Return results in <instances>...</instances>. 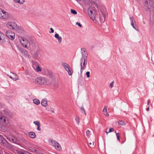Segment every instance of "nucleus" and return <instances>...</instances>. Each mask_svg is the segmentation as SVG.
<instances>
[{
    "label": "nucleus",
    "instance_id": "1",
    "mask_svg": "<svg viewBox=\"0 0 154 154\" xmlns=\"http://www.w3.org/2000/svg\"><path fill=\"white\" fill-rule=\"evenodd\" d=\"M81 49L82 51L81 53L82 57L80 60L81 76H82V72L86 66L87 58V54L86 51V49L84 48H82Z\"/></svg>",
    "mask_w": 154,
    "mask_h": 154
},
{
    "label": "nucleus",
    "instance_id": "2",
    "mask_svg": "<svg viewBox=\"0 0 154 154\" xmlns=\"http://www.w3.org/2000/svg\"><path fill=\"white\" fill-rule=\"evenodd\" d=\"M35 80L37 83L40 85H46L49 83L48 80L43 77H37L35 79Z\"/></svg>",
    "mask_w": 154,
    "mask_h": 154
},
{
    "label": "nucleus",
    "instance_id": "3",
    "mask_svg": "<svg viewBox=\"0 0 154 154\" xmlns=\"http://www.w3.org/2000/svg\"><path fill=\"white\" fill-rule=\"evenodd\" d=\"M153 3L151 0H146L144 3L145 8L148 11H150L153 9Z\"/></svg>",
    "mask_w": 154,
    "mask_h": 154
},
{
    "label": "nucleus",
    "instance_id": "4",
    "mask_svg": "<svg viewBox=\"0 0 154 154\" xmlns=\"http://www.w3.org/2000/svg\"><path fill=\"white\" fill-rule=\"evenodd\" d=\"M8 17V14L7 12L0 8V19H7Z\"/></svg>",
    "mask_w": 154,
    "mask_h": 154
},
{
    "label": "nucleus",
    "instance_id": "5",
    "mask_svg": "<svg viewBox=\"0 0 154 154\" xmlns=\"http://www.w3.org/2000/svg\"><path fill=\"white\" fill-rule=\"evenodd\" d=\"M20 42L22 45L26 48H28V46L30 42L26 38L22 37L20 40Z\"/></svg>",
    "mask_w": 154,
    "mask_h": 154
},
{
    "label": "nucleus",
    "instance_id": "6",
    "mask_svg": "<svg viewBox=\"0 0 154 154\" xmlns=\"http://www.w3.org/2000/svg\"><path fill=\"white\" fill-rule=\"evenodd\" d=\"M7 26L10 29L15 30L17 29V25L14 22H9L6 24Z\"/></svg>",
    "mask_w": 154,
    "mask_h": 154
},
{
    "label": "nucleus",
    "instance_id": "7",
    "mask_svg": "<svg viewBox=\"0 0 154 154\" xmlns=\"http://www.w3.org/2000/svg\"><path fill=\"white\" fill-rule=\"evenodd\" d=\"M6 34L7 36L11 40H13L15 37V35L14 33L9 30L7 31L6 32Z\"/></svg>",
    "mask_w": 154,
    "mask_h": 154
},
{
    "label": "nucleus",
    "instance_id": "8",
    "mask_svg": "<svg viewBox=\"0 0 154 154\" xmlns=\"http://www.w3.org/2000/svg\"><path fill=\"white\" fill-rule=\"evenodd\" d=\"M52 145L53 146L58 150H60L61 149V147L60 144L54 140H52L51 141Z\"/></svg>",
    "mask_w": 154,
    "mask_h": 154
},
{
    "label": "nucleus",
    "instance_id": "9",
    "mask_svg": "<svg viewBox=\"0 0 154 154\" xmlns=\"http://www.w3.org/2000/svg\"><path fill=\"white\" fill-rule=\"evenodd\" d=\"M27 49L31 51H32L35 49V45L33 42H31L29 43Z\"/></svg>",
    "mask_w": 154,
    "mask_h": 154
},
{
    "label": "nucleus",
    "instance_id": "10",
    "mask_svg": "<svg viewBox=\"0 0 154 154\" xmlns=\"http://www.w3.org/2000/svg\"><path fill=\"white\" fill-rule=\"evenodd\" d=\"M0 144L3 146H7V140L1 135H0Z\"/></svg>",
    "mask_w": 154,
    "mask_h": 154
},
{
    "label": "nucleus",
    "instance_id": "11",
    "mask_svg": "<svg viewBox=\"0 0 154 154\" xmlns=\"http://www.w3.org/2000/svg\"><path fill=\"white\" fill-rule=\"evenodd\" d=\"M32 67L34 69L38 72L42 71V69L37 64H34L32 65Z\"/></svg>",
    "mask_w": 154,
    "mask_h": 154
},
{
    "label": "nucleus",
    "instance_id": "12",
    "mask_svg": "<svg viewBox=\"0 0 154 154\" xmlns=\"http://www.w3.org/2000/svg\"><path fill=\"white\" fill-rule=\"evenodd\" d=\"M11 73L13 74V76L15 77H13L12 76L8 74H7V75L8 77H9L10 78L14 81H16L18 79V76L15 73L13 72H11Z\"/></svg>",
    "mask_w": 154,
    "mask_h": 154
},
{
    "label": "nucleus",
    "instance_id": "13",
    "mask_svg": "<svg viewBox=\"0 0 154 154\" xmlns=\"http://www.w3.org/2000/svg\"><path fill=\"white\" fill-rule=\"evenodd\" d=\"M15 31L17 32L22 34H24L25 33L24 30L23 28L22 27H17V29H16Z\"/></svg>",
    "mask_w": 154,
    "mask_h": 154
},
{
    "label": "nucleus",
    "instance_id": "14",
    "mask_svg": "<svg viewBox=\"0 0 154 154\" xmlns=\"http://www.w3.org/2000/svg\"><path fill=\"white\" fill-rule=\"evenodd\" d=\"M8 121H7L6 119L4 116L0 115V123L4 124V123L7 124Z\"/></svg>",
    "mask_w": 154,
    "mask_h": 154
},
{
    "label": "nucleus",
    "instance_id": "15",
    "mask_svg": "<svg viewBox=\"0 0 154 154\" xmlns=\"http://www.w3.org/2000/svg\"><path fill=\"white\" fill-rule=\"evenodd\" d=\"M7 138L11 142L17 144V140L16 138L13 137H8Z\"/></svg>",
    "mask_w": 154,
    "mask_h": 154
},
{
    "label": "nucleus",
    "instance_id": "16",
    "mask_svg": "<svg viewBox=\"0 0 154 154\" xmlns=\"http://www.w3.org/2000/svg\"><path fill=\"white\" fill-rule=\"evenodd\" d=\"M5 42V35L2 32H0V42L2 43Z\"/></svg>",
    "mask_w": 154,
    "mask_h": 154
},
{
    "label": "nucleus",
    "instance_id": "17",
    "mask_svg": "<svg viewBox=\"0 0 154 154\" xmlns=\"http://www.w3.org/2000/svg\"><path fill=\"white\" fill-rule=\"evenodd\" d=\"M55 37L58 40V42L60 43L62 41V38L59 36V35L57 33H56L54 35Z\"/></svg>",
    "mask_w": 154,
    "mask_h": 154
},
{
    "label": "nucleus",
    "instance_id": "18",
    "mask_svg": "<svg viewBox=\"0 0 154 154\" xmlns=\"http://www.w3.org/2000/svg\"><path fill=\"white\" fill-rule=\"evenodd\" d=\"M41 104L43 106H46L47 105V100L46 99H43L41 102Z\"/></svg>",
    "mask_w": 154,
    "mask_h": 154
},
{
    "label": "nucleus",
    "instance_id": "19",
    "mask_svg": "<svg viewBox=\"0 0 154 154\" xmlns=\"http://www.w3.org/2000/svg\"><path fill=\"white\" fill-rule=\"evenodd\" d=\"M20 51L23 54L25 55H27L28 54V53L27 51L24 49L20 48Z\"/></svg>",
    "mask_w": 154,
    "mask_h": 154
},
{
    "label": "nucleus",
    "instance_id": "20",
    "mask_svg": "<svg viewBox=\"0 0 154 154\" xmlns=\"http://www.w3.org/2000/svg\"><path fill=\"white\" fill-rule=\"evenodd\" d=\"M62 65L66 71H67V69L70 67L69 65L66 63H63Z\"/></svg>",
    "mask_w": 154,
    "mask_h": 154
},
{
    "label": "nucleus",
    "instance_id": "21",
    "mask_svg": "<svg viewBox=\"0 0 154 154\" xmlns=\"http://www.w3.org/2000/svg\"><path fill=\"white\" fill-rule=\"evenodd\" d=\"M29 137L32 138H35V134L32 132H31L29 133Z\"/></svg>",
    "mask_w": 154,
    "mask_h": 154
},
{
    "label": "nucleus",
    "instance_id": "22",
    "mask_svg": "<svg viewBox=\"0 0 154 154\" xmlns=\"http://www.w3.org/2000/svg\"><path fill=\"white\" fill-rule=\"evenodd\" d=\"M107 107L106 106H105L104 109H103V112H105L106 113V114L104 113V115L106 116H109V113L107 112Z\"/></svg>",
    "mask_w": 154,
    "mask_h": 154
},
{
    "label": "nucleus",
    "instance_id": "23",
    "mask_svg": "<svg viewBox=\"0 0 154 154\" xmlns=\"http://www.w3.org/2000/svg\"><path fill=\"white\" fill-rule=\"evenodd\" d=\"M68 73V74L69 75H71L73 73V71L72 69L70 67L69 68L67 69V71H66Z\"/></svg>",
    "mask_w": 154,
    "mask_h": 154
},
{
    "label": "nucleus",
    "instance_id": "24",
    "mask_svg": "<svg viewBox=\"0 0 154 154\" xmlns=\"http://www.w3.org/2000/svg\"><path fill=\"white\" fill-rule=\"evenodd\" d=\"M150 21L152 24H154V13H153L152 16L150 17Z\"/></svg>",
    "mask_w": 154,
    "mask_h": 154
},
{
    "label": "nucleus",
    "instance_id": "25",
    "mask_svg": "<svg viewBox=\"0 0 154 154\" xmlns=\"http://www.w3.org/2000/svg\"><path fill=\"white\" fill-rule=\"evenodd\" d=\"M33 103L36 105H38L40 103V101L38 99H34L33 100Z\"/></svg>",
    "mask_w": 154,
    "mask_h": 154
},
{
    "label": "nucleus",
    "instance_id": "26",
    "mask_svg": "<svg viewBox=\"0 0 154 154\" xmlns=\"http://www.w3.org/2000/svg\"><path fill=\"white\" fill-rule=\"evenodd\" d=\"M102 16H100V20L101 22H103L105 21V17L103 14H102Z\"/></svg>",
    "mask_w": 154,
    "mask_h": 154
},
{
    "label": "nucleus",
    "instance_id": "27",
    "mask_svg": "<svg viewBox=\"0 0 154 154\" xmlns=\"http://www.w3.org/2000/svg\"><path fill=\"white\" fill-rule=\"evenodd\" d=\"M118 124L121 125H125V123L122 120L119 121Z\"/></svg>",
    "mask_w": 154,
    "mask_h": 154
},
{
    "label": "nucleus",
    "instance_id": "28",
    "mask_svg": "<svg viewBox=\"0 0 154 154\" xmlns=\"http://www.w3.org/2000/svg\"><path fill=\"white\" fill-rule=\"evenodd\" d=\"M80 110H81V112L82 113H83L84 114H85V115H86L85 111L83 106L82 107L80 108Z\"/></svg>",
    "mask_w": 154,
    "mask_h": 154
},
{
    "label": "nucleus",
    "instance_id": "29",
    "mask_svg": "<svg viewBox=\"0 0 154 154\" xmlns=\"http://www.w3.org/2000/svg\"><path fill=\"white\" fill-rule=\"evenodd\" d=\"M18 153L19 154H30L26 151H20Z\"/></svg>",
    "mask_w": 154,
    "mask_h": 154
},
{
    "label": "nucleus",
    "instance_id": "30",
    "mask_svg": "<svg viewBox=\"0 0 154 154\" xmlns=\"http://www.w3.org/2000/svg\"><path fill=\"white\" fill-rule=\"evenodd\" d=\"M47 75L50 77H52L53 75L52 72L50 71L48 72Z\"/></svg>",
    "mask_w": 154,
    "mask_h": 154
},
{
    "label": "nucleus",
    "instance_id": "31",
    "mask_svg": "<svg viewBox=\"0 0 154 154\" xmlns=\"http://www.w3.org/2000/svg\"><path fill=\"white\" fill-rule=\"evenodd\" d=\"M33 123L37 126L40 125V122L38 121H35L33 122Z\"/></svg>",
    "mask_w": 154,
    "mask_h": 154
},
{
    "label": "nucleus",
    "instance_id": "32",
    "mask_svg": "<svg viewBox=\"0 0 154 154\" xmlns=\"http://www.w3.org/2000/svg\"><path fill=\"white\" fill-rule=\"evenodd\" d=\"M86 135L87 136L88 138H89L90 137V131L89 130H88L86 131Z\"/></svg>",
    "mask_w": 154,
    "mask_h": 154
},
{
    "label": "nucleus",
    "instance_id": "33",
    "mask_svg": "<svg viewBox=\"0 0 154 154\" xmlns=\"http://www.w3.org/2000/svg\"><path fill=\"white\" fill-rule=\"evenodd\" d=\"M24 2V0H18L17 2L20 4H23Z\"/></svg>",
    "mask_w": 154,
    "mask_h": 154
},
{
    "label": "nucleus",
    "instance_id": "34",
    "mask_svg": "<svg viewBox=\"0 0 154 154\" xmlns=\"http://www.w3.org/2000/svg\"><path fill=\"white\" fill-rule=\"evenodd\" d=\"M71 13L73 14H77L76 11L75 10H73L72 9H71Z\"/></svg>",
    "mask_w": 154,
    "mask_h": 154
},
{
    "label": "nucleus",
    "instance_id": "35",
    "mask_svg": "<svg viewBox=\"0 0 154 154\" xmlns=\"http://www.w3.org/2000/svg\"><path fill=\"white\" fill-rule=\"evenodd\" d=\"M75 120L76 122L78 123V124H79V123L80 122V119H79V117H76L75 118Z\"/></svg>",
    "mask_w": 154,
    "mask_h": 154
},
{
    "label": "nucleus",
    "instance_id": "36",
    "mask_svg": "<svg viewBox=\"0 0 154 154\" xmlns=\"http://www.w3.org/2000/svg\"><path fill=\"white\" fill-rule=\"evenodd\" d=\"M114 83V81H112L110 83V84L109 85V87L110 88H112L113 87Z\"/></svg>",
    "mask_w": 154,
    "mask_h": 154
},
{
    "label": "nucleus",
    "instance_id": "37",
    "mask_svg": "<svg viewBox=\"0 0 154 154\" xmlns=\"http://www.w3.org/2000/svg\"><path fill=\"white\" fill-rule=\"evenodd\" d=\"M90 18L92 20H94L95 19V17L94 15H92L90 16Z\"/></svg>",
    "mask_w": 154,
    "mask_h": 154
},
{
    "label": "nucleus",
    "instance_id": "38",
    "mask_svg": "<svg viewBox=\"0 0 154 154\" xmlns=\"http://www.w3.org/2000/svg\"><path fill=\"white\" fill-rule=\"evenodd\" d=\"M119 133H116V136L117 137V139L119 141L120 140V137L119 136Z\"/></svg>",
    "mask_w": 154,
    "mask_h": 154
},
{
    "label": "nucleus",
    "instance_id": "39",
    "mask_svg": "<svg viewBox=\"0 0 154 154\" xmlns=\"http://www.w3.org/2000/svg\"><path fill=\"white\" fill-rule=\"evenodd\" d=\"M90 72L88 71L86 72V74L87 77V78H89V77H90Z\"/></svg>",
    "mask_w": 154,
    "mask_h": 154
},
{
    "label": "nucleus",
    "instance_id": "40",
    "mask_svg": "<svg viewBox=\"0 0 154 154\" xmlns=\"http://www.w3.org/2000/svg\"><path fill=\"white\" fill-rule=\"evenodd\" d=\"M76 24L78 25L80 27H81L82 26V25L80 23H79L78 22L76 23Z\"/></svg>",
    "mask_w": 154,
    "mask_h": 154
},
{
    "label": "nucleus",
    "instance_id": "41",
    "mask_svg": "<svg viewBox=\"0 0 154 154\" xmlns=\"http://www.w3.org/2000/svg\"><path fill=\"white\" fill-rule=\"evenodd\" d=\"M113 131H114V129H113V128H110L109 129V131L108 132L109 133Z\"/></svg>",
    "mask_w": 154,
    "mask_h": 154
},
{
    "label": "nucleus",
    "instance_id": "42",
    "mask_svg": "<svg viewBox=\"0 0 154 154\" xmlns=\"http://www.w3.org/2000/svg\"><path fill=\"white\" fill-rule=\"evenodd\" d=\"M131 25L134 29H136V28L135 27V26L134 25V23H131Z\"/></svg>",
    "mask_w": 154,
    "mask_h": 154
},
{
    "label": "nucleus",
    "instance_id": "43",
    "mask_svg": "<svg viewBox=\"0 0 154 154\" xmlns=\"http://www.w3.org/2000/svg\"><path fill=\"white\" fill-rule=\"evenodd\" d=\"M40 125L37 126V130L38 131H39L41 130V129L40 128Z\"/></svg>",
    "mask_w": 154,
    "mask_h": 154
},
{
    "label": "nucleus",
    "instance_id": "44",
    "mask_svg": "<svg viewBox=\"0 0 154 154\" xmlns=\"http://www.w3.org/2000/svg\"><path fill=\"white\" fill-rule=\"evenodd\" d=\"M130 19L131 20V21L134 19L133 17L132 16L130 17Z\"/></svg>",
    "mask_w": 154,
    "mask_h": 154
},
{
    "label": "nucleus",
    "instance_id": "45",
    "mask_svg": "<svg viewBox=\"0 0 154 154\" xmlns=\"http://www.w3.org/2000/svg\"><path fill=\"white\" fill-rule=\"evenodd\" d=\"M38 52V50L36 51L35 52V55L36 56L37 55Z\"/></svg>",
    "mask_w": 154,
    "mask_h": 154
},
{
    "label": "nucleus",
    "instance_id": "46",
    "mask_svg": "<svg viewBox=\"0 0 154 154\" xmlns=\"http://www.w3.org/2000/svg\"><path fill=\"white\" fill-rule=\"evenodd\" d=\"M50 30H51V33H53L54 32V30L52 28H51Z\"/></svg>",
    "mask_w": 154,
    "mask_h": 154
},
{
    "label": "nucleus",
    "instance_id": "47",
    "mask_svg": "<svg viewBox=\"0 0 154 154\" xmlns=\"http://www.w3.org/2000/svg\"><path fill=\"white\" fill-rule=\"evenodd\" d=\"M131 23H134V22H135V21L134 19L133 20H131Z\"/></svg>",
    "mask_w": 154,
    "mask_h": 154
},
{
    "label": "nucleus",
    "instance_id": "48",
    "mask_svg": "<svg viewBox=\"0 0 154 154\" xmlns=\"http://www.w3.org/2000/svg\"><path fill=\"white\" fill-rule=\"evenodd\" d=\"M146 110L147 111H149V107H147V108H146Z\"/></svg>",
    "mask_w": 154,
    "mask_h": 154
},
{
    "label": "nucleus",
    "instance_id": "49",
    "mask_svg": "<svg viewBox=\"0 0 154 154\" xmlns=\"http://www.w3.org/2000/svg\"><path fill=\"white\" fill-rule=\"evenodd\" d=\"M90 13H91V14H92V13H93V11L92 10H90Z\"/></svg>",
    "mask_w": 154,
    "mask_h": 154
},
{
    "label": "nucleus",
    "instance_id": "50",
    "mask_svg": "<svg viewBox=\"0 0 154 154\" xmlns=\"http://www.w3.org/2000/svg\"><path fill=\"white\" fill-rule=\"evenodd\" d=\"M18 0H13V1L15 2H17Z\"/></svg>",
    "mask_w": 154,
    "mask_h": 154
},
{
    "label": "nucleus",
    "instance_id": "51",
    "mask_svg": "<svg viewBox=\"0 0 154 154\" xmlns=\"http://www.w3.org/2000/svg\"><path fill=\"white\" fill-rule=\"evenodd\" d=\"M149 100H148V102H147V105H149Z\"/></svg>",
    "mask_w": 154,
    "mask_h": 154
},
{
    "label": "nucleus",
    "instance_id": "52",
    "mask_svg": "<svg viewBox=\"0 0 154 154\" xmlns=\"http://www.w3.org/2000/svg\"><path fill=\"white\" fill-rule=\"evenodd\" d=\"M89 144L90 145H91L92 144V143L91 142H90L89 143Z\"/></svg>",
    "mask_w": 154,
    "mask_h": 154
},
{
    "label": "nucleus",
    "instance_id": "53",
    "mask_svg": "<svg viewBox=\"0 0 154 154\" xmlns=\"http://www.w3.org/2000/svg\"><path fill=\"white\" fill-rule=\"evenodd\" d=\"M106 134H107L109 132H107V131H106Z\"/></svg>",
    "mask_w": 154,
    "mask_h": 154
},
{
    "label": "nucleus",
    "instance_id": "54",
    "mask_svg": "<svg viewBox=\"0 0 154 154\" xmlns=\"http://www.w3.org/2000/svg\"><path fill=\"white\" fill-rule=\"evenodd\" d=\"M94 142H93V145H94Z\"/></svg>",
    "mask_w": 154,
    "mask_h": 154
},
{
    "label": "nucleus",
    "instance_id": "55",
    "mask_svg": "<svg viewBox=\"0 0 154 154\" xmlns=\"http://www.w3.org/2000/svg\"><path fill=\"white\" fill-rule=\"evenodd\" d=\"M35 152H36V149H35Z\"/></svg>",
    "mask_w": 154,
    "mask_h": 154
}]
</instances>
